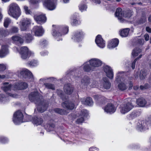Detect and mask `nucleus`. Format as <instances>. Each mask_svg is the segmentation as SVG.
Returning a JSON list of instances; mask_svg holds the SVG:
<instances>
[{
    "label": "nucleus",
    "instance_id": "f257e3e1",
    "mask_svg": "<svg viewBox=\"0 0 151 151\" xmlns=\"http://www.w3.org/2000/svg\"><path fill=\"white\" fill-rule=\"evenodd\" d=\"M102 62L96 58H92L89 62L84 63L83 69L84 72L88 73L96 70L97 68L100 66Z\"/></svg>",
    "mask_w": 151,
    "mask_h": 151
},
{
    "label": "nucleus",
    "instance_id": "f03ea898",
    "mask_svg": "<svg viewBox=\"0 0 151 151\" xmlns=\"http://www.w3.org/2000/svg\"><path fill=\"white\" fill-rule=\"evenodd\" d=\"M52 27L55 28L57 30V32L55 30H52V35L56 37V39L58 41L62 40V39L61 38L62 35H64L67 34L68 32L69 27L68 26L62 25L56 26L55 25H53Z\"/></svg>",
    "mask_w": 151,
    "mask_h": 151
},
{
    "label": "nucleus",
    "instance_id": "7ed1b4c3",
    "mask_svg": "<svg viewBox=\"0 0 151 151\" xmlns=\"http://www.w3.org/2000/svg\"><path fill=\"white\" fill-rule=\"evenodd\" d=\"M123 72H119L117 74V76L116 77V81H121L118 85V88L122 91L126 90L127 88V85H129V88L130 89L133 86V84L132 82L129 81L128 79H123L120 76V74L123 73Z\"/></svg>",
    "mask_w": 151,
    "mask_h": 151
},
{
    "label": "nucleus",
    "instance_id": "20e7f679",
    "mask_svg": "<svg viewBox=\"0 0 151 151\" xmlns=\"http://www.w3.org/2000/svg\"><path fill=\"white\" fill-rule=\"evenodd\" d=\"M134 101L133 99L128 98L125 100V103L120 105L119 110L122 114H125L131 110L134 107Z\"/></svg>",
    "mask_w": 151,
    "mask_h": 151
},
{
    "label": "nucleus",
    "instance_id": "39448f33",
    "mask_svg": "<svg viewBox=\"0 0 151 151\" xmlns=\"http://www.w3.org/2000/svg\"><path fill=\"white\" fill-rule=\"evenodd\" d=\"M9 14L13 17L17 19L21 14L20 8L17 4L12 3L9 6Z\"/></svg>",
    "mask_w": 151,
    "mask_h": 151
},
{
    "label": "nucleus",
    "instance_id": "423d86ee",
    "mask_svg": "<svg viewBox=\"0 0 151 151\" xmlns=\"http://www.w3.org/2000/svg\"><path fill=\"white\" fill-rule=\"evenodd\" d=\"M132 15V12L131 10L128 11L123 12L122 9L120 8H118L116 9L115 13V16L121 22H124V17L129 18Z\"/></svg>",
    "mask_w": 151,
    "mask_h": 151
},
{
    "label": "nucleus",
    "instance_id": "0eeeda50",
    "mask_svg": "<svg viewBox=\"0 0 151 151\" xmlns=\"http://www.w3.org/2000/svg\"><path fill=\"white\" fill-rule=\"evenodd\" d=\"M85 35L84 32L82 30H77L73 33L71 38L74 41L79 42L82 40Z\"/></svg>",
    "mask_w": 151,
    "mask_h": 151
},
{
    "label": "nucleus",
    "instance_id": "6e6552de",
    "mask_svg": "<svg viewBox=\"0 0 151 151\" xmlns=\"http://www.w3.org/2000/svg\"><path fill=\"white\" fill-rule=\"evenodd\" d=\"M150 126H151V122L139 120L137 123L136 129L139 131L142 132L148 129Z\"/></svg>",
    "mask_w": 151,
    "mask_h": 151
},
{
    "label": "nucleus",
    "instance_id": "1a4fd4ad",
    "mask_svg": "<svg viewBox=\"0 0 151 151\" xmlns=\"http://www.w3.org/2000/svg\"><path fill=\"white\" fill-rule=\"evenodd\" d=\"M24 117L23 115L20 110L15 112L14 114L13 121L16 124H19L22 122Z\"/></svg>",
    "mask_w": 151,
    "mask_h": 151
},
{
    "label": "nucleus",
    "instance_id": "9d476101",
    "mask_svg": "<svg viewBox=\"0 0 151 151\" xmlns=\"http://www.w3.org/2000/svg\"><path fill=\"white\" fill-rule=\"evenodd\" d=\"M57 0H42V3L44 7L50 10H53L55 7V4Z\"/></svg>",
    "mask_w": 151,
    "mask_h": 151
},
{
    "label": "nucleus",
    "instance_id": "9b49d317",
    "mask_svg": "<svg viewBox=\"0 0 151 151\" xmlns=\"http://www.w3.org/2000/svg\"><path fill=\"white\" fill-rule=\"evenodd\" d=\"M19 53L22 58L23 59L29 58L31 55V53L29 51L28 48L25 46L22 47L21 48Z\"/></svg>",
    "mask_w": 151,
    "mask_h": 151
},
{
    "label": "nucleus",
    "instance_id": "f8f14e48",
    "mask_svg": "<svg viewBox=\"0 0 151 151\" xmlns=\"http://www.w3.org/2000/svg\"><path fill=\"white\" fill-rule=\"evenodd\" d=\"M28 98L30 101L37 103L41 101L40 96L38 92H31L28 96Z\"/></svg>",
    "mask_w": 151,
    "mask_h": 151
},
{
    "label": "nucleus",
    "instance_id": "ddd939ff",
    "mask_svg": "<svg viewBox=\"0 0 151 151\" xmlns=\"http://www.w3.org/2000/svg\"><path fill=\"white\" fill-rule=\"evenodd\" d=\"M63 101H64L62 103V105L64 108L69 110L74 109L75 104L73 101L67 100Z\"/></svg>",
    "mask_w": 151,
    "mask_h": 151
},
{
    "label": "nucleus",
    "instance_id": "4468645a",
    "mask_svg": "<svg viewBox=\"0 0 151 151\" xmlns=\"http://www.w3.org/2000/svg\"><path fill=\"white\" fill-rule=\"evenodd\" d=\"M21 25L20 27L21 31H25L27 30L30 21L27 19H24L20 22Z\"/></svg>",
    "mask_w": 151,
    "mask_h": 151
},
{
    "label": "nucleus",
    "instance_id": "2eb2a0df",
    "mask_svg": "<svg viewBox=\"0 0 151 151\" xmlns=\"http://www.w3.org/2000/svg\"><path fill=\"white\" fill-rule=\"evenodd\" d=\"M31 121L33 124L37 126L41 125L43 122L42 117L39 115H36L32 116Z\"/></svg>",
    "mask_w": 151,
    "mask_h": 151
},
{
    "label": "nucleus",
    "instance_id": "dca6fc26",
    "mask_svg": "<svg viewBox=\"0 0 151 151\" xmlns=\"http://www.w3.org/2000/svg\"><path fill=\"white\" fill-rule=\"evenodd\" d=\"M116 109V107L111 103H108L104 107V110L107 113L110 114L115 112Z\"/></svg>",
    "mask_w": 151,
    "mask_h": 151
},
{
    "label": "nucleus",
    "instance_id": "f3484780",
    "mask_svg": "<svg viewBox=\"0 0 151 151\" xmlns=\"http://www.w3.org/2000/svg\"><path fill=\"white\" fill-rule=\"evenodd\" d=\"M35 21L38 23H44L46 21V17L45 15L40 14L39 15H35L34 17Z\"/></svg>",
    "mask_w": 151,
    "mask_h": 151
},
{
    "label": "nucleus",
    "instance_id": "a211bd4d",
    "mask_svg": "<svg viewBox=\"0 0 151 151\" xmlns=\"http://www.w3.org/2000/svg\"><path fill=\"white\" fill-rule=\"evenodd\" d=\"M64 91L65 92L67 95H71L74 90V88L70 83L65 84L63 87Z\"/></svg>",
    "mask_w": 151,
    "mask_h": 151
},
{
    "label": "nucleus",
    "instance_id": "6ab92c4d",
    "mask_svg": "<svg viewBox=\"0 0 151 151\" xmlns=\"http://www.w3.org/2000/svg\"><path fill=\"white\" fill-rule=\"evenodd\" d=\"M95 42L97 45L101 48L104 47V42L103 38L100 35H98L95 39Z\"/></svg>",
    "mask_w": 151,
    "mask_h": 151
},
{
    "label": "nucleus",
    "instance_id": "aec40b11",
    "mask_svg": "<svg viewBox=\"0 0 151 151\" xmlns=\"http://www.w3.org/2000/svg\"><path fill=\"white\" fill-rule=\"evenodd\" d=\"M33 31L34 32L35 35L36 36H41L43 33L44 31L42 26H36L33 28Z\"/></svg>",
    "mask_w": 151,
    "mask_h": 151
},
{
    "label": "nucleus",
    "instance_id": "412c9836",
    "mask_svg": "<svg viewBox=\"0 0 151 151\" xmlns=\"http://www.w3.org/2000/svg\"><path fill=\"white\" fill-rule=\"evenodd\" d=\"M104 72L106 76L109 78H112L113 77V73L111 68L107 65L104 64Z\"/></svg>",
    "mask_w": 151,
    "mask_h": 151
},
{
    "label": "nucleus",
    "instance_id": "4be33fe9",
    "mask_svg": "<svg viewBox=\"0 0 151 151\" xmlns=\"http://www.w3.org/2000/svg\"><path fill=\"white\" fill-rule=\"evenodd\" d=\"M119 43V40L118 39H113L108 42L107 47L109 49L114 48L118 46Z\"/></svg>",
    "mask_w": 151,
    "mask_h": 151
},
{
    "label": "nucleus",
    "instance_id": "5701e85b",
    "mask_svg": "<svg viewBox=\"0 0 151 151\" xmlns=\"http://www.w3.org/2000/svg\"><path fill=\"white\" fill-rule=\"evenodd\" d=\"M93 98L99 104H103L104 102V97L100 95H95Z\"/></svg>",
    "mask_w": 151,
    "mask_h": 151
},
{
    "label": "nucleus",
    "instance_id": "b1692460",
    "mask_svg": "<svg viewBox=\"0 0 151 151\" xmlns=\"http://www.w3.org/2000/svg\"><path fill=\"white\" fill-rule=\"evenodd\" d=\"M28 86V84L26 83L22 82L16 84L15 87L18 90H23L27 88Z\"/></svg>",
    "mask_w": 151,
    "mask_h": 151
},
{
    "label": "nucleus",
    "instance_id": "393cba45",
    "mask_svg": "<svg viewBox=\"0 0 151 151\" xmlns=\"http://www.w3.org/2000/svg\"><path fill=\"white\" fill-rule=\"evenodd\" d=\"M23 38L27 43H30L33 39V36L30 33L25 34L23 37Z\"/></svg>",
    "mask_w": 151,
    "mask_h": 151
},
{
    "label": "nucleus",
    "instance_id": "a878e982",
    "mask_svg": "<svg viewBox=\"0 0 151 151\" xmlns=\"http://www.w3.org/2000/svg\"><path fill=\"white\" fill-rule=\"evenodd\" d=\"M136 102L138 105L140 107L145 106L147 103L146 100L143 98H140L137 99Z\"/></svg>",
    "mask_w": 151,
    "mask_h": 151
},
{
    "label": "nucleus",
    "instance_id": "bb28decb",
    "mask_svg": "<svg viewBox=\"0 0 151 151\" xmlns=\"http://www.w3.org/2000/svg\"><path fill=\"white\" fill-rule=\"evenodd\" d=\"M53 111L55 113L62 115H67V114L66 110L60 108H55Z\"/></svg>",
    "mask_w": 151,
    "mask_h": 151
},
{
    "label": "nucleus",
    "instance_id": "cd10ccee",
    "mask_svg": "<svg viewBox=\"0 0 151 151\" xmlns=\"http://www.w3.org/2000/svg\"><path fill=\"white\" fill-rule=\"evenodd\" d=\"M47 104L44 103L38 106L37 110L39 112L42 113L44 112L47 109Z\"/></svg>",
    "mask_w": 151,
    "mask_h": 151
},
{
    "label": "nucleus",
    "instance_id": "c85d7f7f",
    "mask_svg": "<svg viewBox=\"0 0 151 151\" xmlns=\"http://www.w3.org/2000/svg\"><path fill=\"white\" fill-rule=\"evenodd\" d=\"M8 51L7 47L4 45L2 46L1 49L0 50V57L3 58L6 55Z\"/></svg>",
    "mask_w": 151,
    "mask_h": 151
},
{
    "label": "nucleus",
    "instance_id": "c756f323",
    "mask_svg": "<svg viewBox=\"0 0 151 151\" xmlns=\"http://www.w3.org/2000/svg\"><path fill=\"white\" fill-rule=\"evenodd\" d=\"M9 35L8 31L3 28H0V38H4Z\"/></svg>",
    "mask_w": 151,
    "mask_h": 151
},
{
    "label": "nucleus",
    "instance_id": "7c9ffc66",
    "mask_svg": "<svg viewBox=\"0 0 151 151\" xmlns=\"http://www.w3.org/2000/svg\"><path fill=\"white\" fill-rule=\"evenodd\" d=\"M129 30L128 28L122 29L120 31V35L122 37H126L128 35Z\"/></svg>",
    "mask_w": 151,
    "mask_h": 151
},
{
    "label": "nucleus",
    "instance_id": "2f4dec72",
    "mask_svg": "<svg viewBox=\"0 0 151 151\" xmlns=\"http://www.w3.org/2000/svg\"><path fill=\"white\" fill-rule=\"evenodd\" d=\"M139 114V112L136 111H134L132 113L127 115V117L129 120H131L137 117Z\"/></svg>",
    "mask_w": 151,
    "mask_h": 151
},
{
    "label": "nucleus",
    "instance_id": "473e14b6",
    "mask_svg": "<svg viewBox=\"0 0 151 151\" xmlns=\"http://www.w3.org/2000/svg\"><path fill=\"white\" fill-rule=\"evenodd\" d=\"M12 40L14 42H16L21 44L23 43V40L22 38L18 36L15 35L12 37Z\"/></svg>",
    "mask_w": 151,
    "mask_h": 151
},
{
    "label": "nucleus",
    "instance_id": "72a5a7b5",
    "mask_svg": "<svg viewBox=\"0 0 151 151\" xmlns=\"http://www.w3.org/2000/svg\"><path fill=\"white\" fill-rule=\"evenodd\" d=\"M19 29L18 27L16 26L12 27L8 31L9 34H13L18 33Z\"/></svg>",
    "mask_w": 151,
    "mask_h": 151
},
{
    "label": "nucleus",
    "instance_id": "f704fd0d",
    "mask_svg": "<svg viewBox=\"0 0 151 151\" xmlns=\"http://www.w3.org/2000/svg\"><path fill=\"white\" fill-rule=\"evenodd\" d=\"M93 103V101L92 99L89 97H87L85 99L84 101V104L85 105L91 106Z\"/></svg>",
    "mask_w": 151,
    "mask_h": 151
},
{
    "label": "nucleus",
    "instance_id": "c9c22d12",
    "mask_svg": "<svg viewBox=\"0 0 151 151\" xmlns=\"http://www.w3.org/2000/svg\"><path fill=\"white\" fill-rule=\"evenodd\" d=\"M55 127V125L53 123L47 124L45 127L47 130L49 132L52 131Z\"/></svg>",
    "mask_w": 151,
    "mask_h": 151
},
{
    "label": "nucleus",
    "instance_id": "e433bc0d",
    "mask_svg": "<svg viewBox=\"0 0 151 151\" xmlns=\"http://www.w3.org/2000/svg\"><path fill=\"white\" fill-rule=\"evenodd\" d=\"M141 50L138 48H136L133 50L132 53V56L135 57L137 56L141 52Z\"/></svg>",
    "mask_w": 151,
    "mask_h": 151
},
{
    "label": "nucleus",
    "instance_id": "4c0bfd02",
    "mask_svg": "<svg viewBox=\"0 0 151 151\" xmlns=\"http://www.w3.org/2000/svg\"><path fill=\"white\" fill-rule=\"evenodd\" d=\"M81 81L82 83H84L85 85L87 86L90 84V79L87 76H85L82 79Z\"/></svg>",
    "mask_w": 151,
    "mask_h": 151
},
{
    "label": "nucleus",
    "instance_id": "58836bf2",
    "mask_svg": "<svg viewBox=\"0 0 151 151\" xmlns=\"http://www.w3.org/2000/svg\"><path fill=\"white\" fill-rule=\"evenodd\" d=\"M31 72L28 70H24L20 71L19 73L23 77H25L28 76L30 74Z\"/></svg>",
    "mask_w": 151,
    "mask_h": 151
},
{
    "label": "nucleus",
    "instance_id": "ea45409f",
    "mask_svg": "<svg viewBox=\"0 0 151 151\" xmlns=\"http://www.w3.org/2000/svg\"><path fill=\"white\" fill-rule=\"evenodd\" d=\"M147 75V71L144 70H141L139 74V78L141 80H143L146 78Z\"/></svg>",
    "mask_w": 151,
    "mask_h": 151
},
{
    "label": "nucleus",
    "instance_id": "a19ab883",
    "mask_svg": "<svg viewBox=\"0 0 151 151\" xmlns=\"http://www.w3.org/2000/svg\"><path fill=\"white\" fill-rule=\"evenodd\" d=\"M45 88L48 89L55 90V86L53 84L49 83H45L44 84Z\"/></svg>",
    "mask_w": 151,
    "mask_h": 151
},
{
    "label": "nucleus",
    "instance_id": "79ce46f5",
    "mask_svg": "<svg viewBox=\"0 0 151 151\" xmlns=\"http://www.w3.org/2000/svg\"><path fill=\"white\" fill-rule=\"evenodd\" d=\"M70 23L71 25L73 26H77L79 25L81 23V21L79 19H70Z\"/></svg>",
    "mask_w": 151,
    "mask_h": 151
},
{
    "label": "nucleus",
    "instance_id": "37998d69",
    "mask_svg": "<svg viewBox=\"0 0 151 151\" xmlns=\"http://www.w3.org/2000/svg\"><path fill=\"white\" fill-rule=\"evenodd\" d=\"M58 94L63 101L67 100L68 98L64 94L62 91L58 92Z\"/></svg>",
    "mask_w": 151,
    "mask_h": 151
},
{
    "label": "nucleus",
    "instance_id": "c03bdc74",
    "mask_svg": "<svg viewBox=\"0 0 151 151\" xmlns=\"http://www.w3.org/2000/svg\"><path fill=\"white\" fill-rule=\"evenodd\" d=\"M11 22V19L8 18H6L4 19V26L6 28H7L10 23Z\"/></svg>",
    "mask_w": 151,
    "mask_h": 151
},
{
    "label": "nucleus",
    "instance_id": "a18cd8bd",
    "mask_svg": "<svg viewBox=\"0 0 151 151\" xmlns=\"http://www.w3.org/2000/svg\"><path fill=\"white\" fill-rule=\"evenodd\" d=\"M111 86V83L109 81L104 78V89H109L110 88Z\"/></svg>",
    "mask_w": 151,
    "mask_h": 151
},
{
    "label": "nucleus",
    "instance_id": "49530a36",
    "mask_svg": "<svg viewBox=\"0 0 151 151\" xmlns=\"http://www.w3.org/2000/svg\"><path fill=\"white\" fill-rule=\"evenodd\" d=\"M146 21V18L145 15L142 16L140 19L137 22L138 24H141L145 22Z\"/></svg>",
    "mask_w": 151,
    "mask_h": 151
},
{
    "label": "nucleus",
    "instance_id": "de8ad7c7",
    "mask_svg": "<svg viewBox=\"0 0 151 151\" xmlns=\"http://www.w3.org/2000/svg\"><path fill=\"white\" fill-rule=\"evenodd\" d=\"M88 114L87 110H83L81 111V115L82 116V117H83L84 118H86L88 116Z\"/></svg>",
    "mask_w": 151,
    "mask_h": 151
},
{
    "label": "nucleus",
    "instance_id": "09e8293b",
    "mask_svg": "<svg viewBox=\"0 0 151 151\" xmlns=\"http://www.w3.org/2000/svg\"><path fill=\"white\" fill-rule=\"evenodd\" d=\"M37 60H31L28 62V64L30 66H35L37 65Z\"/></svg>",
    "mask_w": 151,
    "mask_h": 151
},
{
    "label": "nucleus",
    "instance_id": "8fccbe9b",
    "mask_svg": "<svg viewBox=\"0 0 151 151\" xmlns=\"http://www.w3.org/2000/svg\"><path fill=\"white\" fill-rule=\"evenodd\" d=\"M24 9L26 14H31L32 12L30 10L28 9V7L26 5L24 6Z\"/></svg>",
    "mask_w": 151,
    "mask_h": 151
},
{
    "label": "nucleus",
    "instance_id": "3c124183",
    "mask_svg": "<svg viewBox=\"0 0 151 151\" xmlns=\"http://www.w3.org/2000/svg\"><path fill=\"white\" fill-rule=\"evenodd\" d=\"M79 16L78 13H75L70 17V19H79Z\"/></svg>",
    "mask_w": 151,
    "mask_h": 151
},
{
    "label": "nucleus",
    "instance_id": "603ef678",
    "mask_svg": "<svg viewBox=\"0 0 151 151\" xmlns=\"http://www.w3.org/2000/svg\"><path fill=\"white\" fill-rule=\"evenodd\" d=\"M142 55H140L136 59H135L134 61L132 62V64L131 67L133 69H134L135 68V63L136 61L138 59H139L141 58Z\"/></svg>",
    "mask_w": 151,
    "mask_h": 151
},
{
    "label": "nucleus",
    "instance_id": "864d4df0",
    "mask_svg": "<svg viewBox=\"0 0 151 151\" xmlns=\"http://www.w3.org/2000/svg\"><path fill=\"white\" fill-rule=\"evenodd\" d=\"M11 87L12 85L9 84L8 86H4L3 87V90L5 92H6L7 91L11 90Z\"/></svg>",
    "mask_w": 151,
    "mask_h": 151
},
{
    "label": "nucleus",
    "instance_id": "5fc2aeb1",
    "mask_svg": "<svg viewBox=\"0 0 151 151\" xmlns=\"http://www.w3.org/2000/svg\"><path fill=\"white\" fill-rule=\"evenodd\" d=\"M47 42L46 40H41L40 41V45L41 46L44 47L47 45Z\"/></svg>",
    "mask_w": 151,
    "mask_h": 151
},
{
    "label": "nucleus",
    "instance_id": "6e6d98bb",
    "mask_svg": "<svg viewBox=\"0 0 151 151\" xmlns=\"http://www.w3.org/2000/svg\"><path fill=\"white\" fill-rule=\"evenodd\" d=\"M79 8L81 11L82 12L83 10L86 9L87 7L86 5L85 4H80L79 6Z\"/></svg>",
    "mask_w": 151,
    "mask_h": 151
},
{
    "label": "nucleus",
    "instance_id": "4d7b16f0",
    "mask_svg": "<svg viewBox=\"0 0 151 151\" xmlns=\"http://www.w3.org/2000/svg\"><path fill=\"white\" fill-rule=\"evenodd\" d=\"M84 121V118L81 116L77 119L76 122L78 124H80L83 123Z\"/></svg>",
    "mask_w": 151,
    "mask_h": 151
},
{
    "label": "nucleus",
    "instance_id": "13d9d810",
    "mask_svg": "<svg viewBox=\"0 0 151 151\" xmlns=\"http://www.w3.org/2000/svg\"><path fill=\"white\" fill-rule=\"evenodd\" d=\"M31 2L33 4H35L39 3L41 1L42 2V0H30Z\"/></svg>",
    "mask_w": 151,
    "mask_h": 151
},
{
    "label": "nucleus",
    "instance_id": "bf43d9fd",
    "mask_svg": "<svg viewBox=\"0 0 151 151\" xmlns=\"http://www.w3.org/2000/svg\"><path fill=\"white\" fill-rule=\"evenodd\" d=\"M6 69V66L3 64H0V71H3Z\"/></svg>",
    "mask_w": 151,
    "mask_h": 151
},
{
    "label": "nucleus",
    "instance_id": "052dcab7",
    "mask_svg": "<svg viewBox=\"0 0 151 151\" xmlns=\"http://www.w3.org/2000/svg\"><path fill=\"white\" fill-rule=\"evenodd\" d=\"M99 149L96 147H92L89 149V151H99Z\"/></svg>",
    "mask_w": 151,
    "mask_h": 151
},
{
    "label": "nucleus",
    "instance_id": "680f3d73",
    "mask_svg": "<svg viewBox=\"0 0 151 151\" xmlns=\"http://www.w3.org/2000/svg\"><path fill=\"white\" fill-rule=\"evenodd\" d=\"M48 52L47 51H42L40 52V54L42 56H45L47 55Z\"/></svg>",
    "mask_w": 151,
    "mask_h": 151
},
{
    "label": "nucleus",
    "instance_id": "e2e57ef3",
    "mask_svg": "<svg viewBox=\"0 0 151 151\" xmlns=\"http://www.w3.org/2000/svg\"><path fill=\"white\" fill-rule=\"evenodd\" d=\"M148 87V84H146L145 86H141L140 88L142 90H144L147 89Z\"/></svg>",
    "mask_w": 151,
    "mask_h": 151
},
{
    "label": "nucleus",
    "instance_id": "0e129e2a",
    "mask_svg": "<svg viewBox=\"0 0 151 151\" xmlns=\"http://www.w3.org/2000/svg\"><path fill=\"white\" fill-rule=\"evenodd\" d=\"M91 1L92 2L96 4H100L101 3L100 0H91Z\"/></svg>",
    "mask_w": 151,
    "mask_h": 151
},
{
    "label": "nucleus",
    "instance_id": "69168bd1",
    "mask_svg": "<svg viewBox=\"0 0 151 151\" xmlns=\"http://www.w3.org/2000/svg\"><path fill=\"white\" fill-rule=\"evenodd\" d=\"M0 141L2 143H5L6 141V139L3 137H1L0 138Z\"/></svg>",
    "mask_w": 151,
    "mask_h": 151
},
{
    "label": "nucleus",
    "instance_id": "338daca9",
    "mask_svg": "<svg viewBox=\"0 0 151 151\" xmlns=\"http://www.w3.org/2000/svg\"><path fill=\"white\" fill-rule=\"evenodd\" d=\"M144 42V40L143 39H141L138 40V42L139 44L141 45H142Z\"/></svg>",
    "mask_w": 151,
    "mask_h": 151
},
{
    "label": "nucleus",
    "instance_id": "774afa93",
    "mask_svg": "<svg viewBox=\"0 0 151 151\" xmlns=\"http://www.w3.org/2000/svg\"><path fill=\"white\" fill-rule=\"evenodd\" d=\"M145 40L146 41H148L149 39V36L147 34H145L144 36Z\"/></svg>",
    "mask_w": 151,
    "mask_h": 151
}]
</instances>
